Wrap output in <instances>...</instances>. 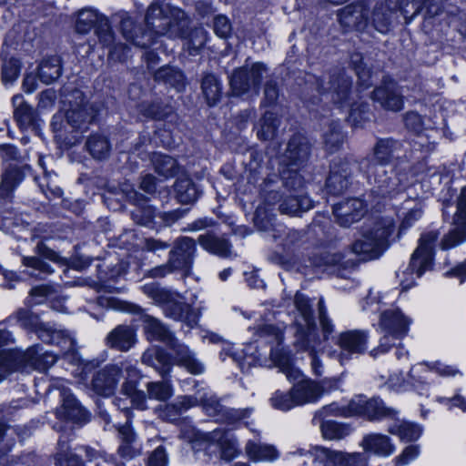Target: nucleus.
Listing matches in <instances>:
<instances>
[{"label": "nucleus", "instance_id": "nucleus-1", "mask_svg": "<svg viewBox=\"0 0 466 466\" xmlns=\"http://www.w3.org/2000/svg\"><path fill=\"white\" fill-rule=\"evenodd\" d=\"M283 181L285 191L281 194L278 191L268 192L264 203L258 207H264L268 214H273L268 207L279 203V212L289 216H299L313 207L312 200L304 191L303 177L297 171L284 173Z\"/></svg>", "mask_w": 466, "mask_h": 466}, {"label": "nucleus", "instance_id": "nucleus-2", "mask_svg": "<svg viewBox=\"0 0 466 466\" xmlns=\"http://www.w3.org/2000/svg\"><path fill=\"white\" fill-rule=\"evenodd\" d=\"M272 360L282 369L289 380H297L291 387V393L298 406L317 402L324 394L325 385L303 376L291 366L290 356L282 350H274L270 353ZM329 381H325L327 384Z\"/></svg>", "mask_w": 466, "mask_h": 466}, {"label": "nucleus", "instance_id": "nucleus-3", "mask_svg": "<svg viewBox=\"0 0 466 466\" xmlns=\"http://www.w3.org/2000/svg\"><path fill=\"white\" fill-rule=\"evenodd\" d=\"M359 170L362 172L370 185V194L380 199L392 198L403 190L405 187V176H399L394 170L389 173L383 167H378L370 158H363L359 162Z\"/></svg>", "mask_w": 466, "mask_h": 466}, {"label": "nucleus", "instance_id": "nucleus-4", "mask_svg": "<svg viewBox=\"0 0 466 466\" xmlns=\"http://www.w3.org/2000/svg\"><path fill=\"white\" fill-rule=\"evenodd\" d=\"M394 221L390 218H381L374 222L371 228L364 232L351 246L352 251L363 259L379 258L388 248L389 237L394 232Z\"/></svg>", "mask_w": 466, "mask_h": 466}, {"label": "nucleus", "instance_id": "nucleus-5", "mask_svg": "<svg viewBox=\"0 0 466 466\" xmlns=\"http://www.w3.org/2000/svg\"><path fill=\"white\" fill-rule=\"evenodd\" d=\"M171 15L173 20L163 15V10L159 5L152 4L147 9L145 19L147 26L157 35H167L172 38L184 37L188 26L185 13L176 9Z\"/></svg>", "mask_w": 466, "mask_h": 466}, {"label": "nucleus", "instance_id": "nucleus-6", "mask_svg": "<svg viewBox=\"0 0 466 466\" xmlns=\"http://www.w3.org/2000/svg\"><path fill=\"white\" fill-rule=\"evenodd\" d=\"M410 323L411 320L398 309L383 311L380 319V328L385 334L380 339L379 347L370 351V355L375 358L387 352L394 345L393 339H400L407 335Z\"/></svg>", "mask_w": 466, "mask_h": 466}, {"label": "nucleus", "instance_id": "nucleus-7", "mask_svg": "<svg viewBox=\"0 0 466 466\" xmlns=\"http://www.w3.org/2000/svg\"><path fill=\"white\" fill-rule=\"evenodd\" d=\"M274 214H268L264 207H258L254 216L255 226L260 231L271 232V238L282 247L284 251H291L293 248L298 246L301 239L302 235L295 229H290L284 225H275L273 220Z\"/></svg>", "mask_w": 466, "mask_h": 466}, {"label": "nucleus", "instance_id": "nucleus-8", "mask_svg": "<svg viewBox=\"0 0 466 466\" xmlns=\"http://www.w3.org/2000/svg\"><path fill=\"white\" fill-rule=\"evenodd\" d=\"M266 72V66L260 62H256L251 65L246 64L242 67L236 69L230 77L232 92L236 96H241L247 93L258 96L260 82Z\"/></svg>", "mask_w": 466, "mask_h": 466}, {"label": "nucleus", "instance_id": "nucleus-9", "mask_svg": "<svg viewBox=\"0 0 466 466\" xmlns=\"http://www.w3.org/2000/svg\"><path fill=\"white\" fill-rule=\"evenodd\" d=\"M342 414L352 416H363L370 420H377L384 418L394 419L397 411L385 407L381 400L377 398L368 399L366 396L358 395L350 401V409L342 411Z\"/></svg>", "mask_w": 466, "mask_h": 466}, {"label": "nucleus", "instance_id": "nucleus-10", "mask_svg": "<svg viewBox=\"0 0 466 466\" xmlns=\"http://www.w3.org/2000/svg\"><path fill=\"white\" fill-rule=\"evenodd\" d=\"M312 454L324 466H368V459L361 452H346L315 446Z\"/></svg>", "mask_w": 466, "mask_h": 466}, {"label": "nucleus", "instance_id": "nucleus-11", "mask_svg": "<svg viewBox=\"0 0 466 466\" xmlns=\"http://www.w3.org/2000/svg\"><path fill=\"white\" fill-rule=\"evenodd\" d=\"M438 231H429L421 235L419 246L413 252L409 265V270L420 277L431 266L433 259V246L439 238Z\"/></svg>", "mask_w": 466, "mask_h": 466}, {"label": "nucleus", "instance_id": "nucleus-12", "mask_svg": "<svg viewBox=\"0 0 466 466\" xmlns=\"http://www.w3.org/2000/svg\"><path fill=\"white\" fill-rule=\"evenodd\" d=\"M466 240V187H463L457 202V211L453 217V228L441 241L442 250L455 248Z\"/></svg>", "mask_w": 466, "mask_h": 466}, {"label": "nucleus", "instance_id": "nucleus-13", "mask_svg": "<svg viewBox=\"0 0 466 466\" xmlns=\"http://www.w3.org/2000/svg\"><path fill=\"white\" fill-rule=\"evenodd\" d=\"M368 339L369 335L364 330L352 329L340 333L338 338V345L341 350L339 355V362L344 364L352 355L365 352Z\"/></svg>", "mask_w": 466, "mask_h": 466}, {"label": "nucleus", "instance_id": "nucleus-14", "mask_svg": "<svg viewBox=\"0 0 466 466\" xmlns=\"http://www.w3.org/2000/svg\"><path fill=\"white\" fill-rule=\"evenodd\" d=\"M196 249V243L193 238L181 237L176 239L168 258L173 268L187 274L192 267Z\"/></svg>", "mask_w": 466, "mask_h": 466}, {"label": "nucleus", "instance_id": "nucleus-15", "mask_svg": "<svg viewBox=\"0 0 466 466\" xmlns=\"http://www.w3.org/2000/svg\"><path fill=\"white\" fill-rule=\"evenodd\" d=\"M359 169V163L347 160L333 163L326 181V187L330 194L339 195L350 185V180L355 169Z\"/></svg>", "mask_w": 466, "mask_h": 466}, {"label": "nucleus", "instance_id": "nucleus-16", "mask_svg": "<svg viewBox=\"0 0 466 466\" xmlns=\"http://www.w3.org/2000/svg\"><path fill=\"white\" fill-rule=\"evenodd\" d=\"M123 368L127 377L122 385L121 394L129 399L132 407L141 410H147L148 408L147 404V395L145 391L137 389L139 371L127 360L123 364Z\"/></svg>", "mask_w": 466, "mask_h": 466}, {"label": "nucleus", "instance_id": "nucleus-17", "mask_svg": "<svg viewBox=\"0 0 466 466\" xmlns=\"http://www.w3.org/2000/svg\"><path fill=\"white\" fill-rule=\"evenodd\" d=\"M367 209V205L360 198H349L333 207V214L341 227H350L360 220Z\"/></svg>", "mask_w": 466, "mask_h": 466}, {"label": "nucleus", "instance_id": "nucleus-18", "mask_svg": "<svg viewBox=\"0 0 466 466\" xmlns=\"http://www.w3.org/2000/svg\"><path fill=\"white\" fill-rule=\"evenodd\" d=\"M351 84V79L346 76L344 72L339 71L329 77L328 86L321 85L320 88L323 92L330 94L331 100L334 104L342 107L345 106H351L350 102Z\"/></svg>", "mask_w": 466, "mask_h": 466}, {"label": "nucleus", "instance_id": "nucleus-19", "mask_svg": "<svg viewBox=\"0 0 466 466\" xmlns=\"http://www.w3.org/2000/svg\"><path fill=\"white\" fill-rule=\"evenodd\" d=\"M125 361L118 365L106 366L99 370L92 380L94 390L100 395H109L116 389L122 372L125 371L123 364Z\"/></svg>", "mask_w": 466, "mask_h": 466}, {"label": "nucleus", "instance_id": "nucleus-20", "mask_svg": "<svg viewBox=\"0 0 466 466\" xmlns=\"http://www.w3.org/2000/svg\"><path fill=\"white\" fill-rule=\"evenodd\" d=\"M66 383L67 382L64 380H56L52 383L53 388L60 390L63 407L66 410V416L75 421H86L89 418L88 411L84 409L69 392V389L66 385Z\"/></svg>", "mask_w": 466, "mask_h": 466}, {"label": "nucleus", "instance_id": "nucleus-21", "mask_svg": "<svg viewBox=\"0 0 466 466\" xmlns=\"http://www.w3.org/2000/svg\"><path fill=\"white\" fill-rule=\"evenodd\" d=\"M372 98L387 110L400 111L403 106L400 91L393 82L377 87L372 93Z\"/></svg>", "mask_w": 466, "mask_h": 466}, {"label": "nucleus", "instance_id": "nucleus-22", "mask_svg": "<svg viewBox=\"0 0 466 466\" xmlns=\"http://www.w3.org/2000/svg\"><path fill=\"white\" fill-rule=\"evenodd\" d=\"M167 346L174 351L176 364L184 367L188 372L194 375L204 372V365L195 358V354L187 346L180 343L176 338Z\"/></svg>", "mask_w": 466, "mask_h": 466}, {"label": "nucleus", "instance_id": "nucleus-23", "mask_svg": "<svg viewBox=\"0 0 466 466\" xmlns=\"http://www.w3.org/2000/svg\"><path fill=\"white\" fill-rule=\"evenodd\" d=\"M39 339L48 344L56 345L61 348V352L71 351L75 348V339L68 330L56 329L46 324L39 333Z\"/></svg>", "mask_w": 466, "mask_h": 466}, {"label": "nucleus", "instance_id": "nucleus-24", "mask_svg": "<svg viewBox=\"0 0 466 466\" xmlns=\"http://www.w3.org/2000/svg\"><path fill=\"white\" fill-rule=\"evenodd\" d=\"M360 446L366 452H370L382 457H388L395 451V447L391 443L390 439L380 433L366 434L362 438Z\"/></svg>", "mask_w": 466, "mask_h": 466}, {"label": "nucleus", "instance_id": "nucleus-25", "mask_svg": "<svg viewBox=\"0 0 466 466\" xmlns=\"http://www.w3.org/2000/svg\"><path fill=\"white\" fill-rule=\"evenodd\" d=\"M136 342V331L127 325H118L106 337L107 346L120 351L129 350Z\"/></svg>", "mask_w": 466, "mask_h": 466}, {"label": "nucleus", "instance_id": "nucleus-26", "mask_svg": "<svg viewBox=\"0 0 466 466\" xmlns=\"http://www.w3.org/2000/svg\"><path fill=\"white\" fill-rule=\"evenodd\" d=\"M142 362L152 367L163 378H166L171 371L169 356L160 349H148L142 355Z\"/></svg>", "mask_w": 466, "mask_h": 466}, {"label": "nucleus", "instance_id": "nucleus-27", "mask_svg": "<svg viewBox=\"0 0 466 466\" xmlns=\"http://www.w3.org/2000/svg\"><path fill=\"white\" fill-rule=\"evenodd\" d=\"M25 361L35 370H45L52 367L56 361V354L43 351L39 345H35L26 350L24 354Z\"/></svg>", "mask_w": 466, "mask_h": 466}, {"label": "nucleus", "instance_id": "nucleus-28", "mask_svg": "<svg viewBox=\"0 0 466 466\" xmlns=\"http://www.w3.org/2000/svg\"><path fill=\"white\" fill-rule=\"evenodd\" d=\"M245 451L248 459L254 462L273 461L277 460L279 455L274 446L253 441L247 442Z\"/></svg>", "mask_w": 466, "mask_h": 466}, {"label": "nucleus", "instance_id": "nucleus-29", "mask_svg": "<svg viewBox=\"0 0 466 466\" xmlns=\"http://www.w3.org/2000/svg\"><path fill=\"white\" fill-rule=\"evenodd\" d=\"M121 444L118 448V454L125 460H131L140 454V448L134 443L136 436L128 422L118 429Z\"/></svg>", "mask_w": 466, "mask_h": 466}, {"label": "nucleus", "instance_id": "nucleus-30", "mask_svg": "<svg viewBox=\"0 0 466 466\" xmlns=\"http://www.w3.org/2000/svg\"><path fill=\"white\" fill-rule=\"evenodd\" d=\"M309 144L301 135L293 136L288 143L286 157L292 165L303 162L309 156Z\"/></svg>", "mask_w": 466, "mask_h": 466}, {"label": "nucleus", "instance_id": "nucleus-31", "mask_svg": "<svg viewBox=\"0 0 466 466\" xmlns=\"http://www.w3.org/2000/svg\"><path fill=\"white\" fill-rule=\"evenodd\" d=\"M399 146V142L391 138L380 139L373 147V156L369 158L372 159L376 166L384 167L390 163Z\"/></svg>", "mask_w": 466, "mask_h": 466}, {"label": "nucleus", "instance_id": "nucleus-32", "mask_svg": "<svg viewBox=\"0 0 466 466\" xmlns=\"http://www.w3.org/2000/svg\"><path fill=\"white\" fill-rule=\"evenodd\" d=\"M198 243L205 250L219 257L226 258L231 253L230 243L226 238L217 237L211 233L200 235Z\"/></svg>", "mask_w": 466, "mask_h": 466}, {"label": "nucleus", "instance_id": "nucleus-33", "mask_svg": "<svg viewBox=\"0 0 466 466\" xmlns=\"http://www.w3.org/2000/svg\"><path fill=\"white\" fill-rule=\"evenodd\" d=\"M209 443L208 444V448L213 444H216L221 453V458L225 461H231L238 455V449L236 442L225 434L224 431L220 430H215L210 432L209 436Z\"/></svg>", "mask_w": 466, "mask_h": 466}, {"label": "nucleus", "instance_id": "nucleus-34", "mask_svg": "<svg viewBox=\"0 0 466 466\" xmlns=\"http://www.w3.org/2000/svg\"><path fill=\"white\" fill-rule=\"evenodd\" d=\"M14 106V117L21 128H27L34 125L35 111L25 101L22 95H15L12 98Z\"/></svg>", "mask_w": 466, "mask_h": 466}, {"label": "nucleus", "instance_id": "nucleus-35", "mask_svg": "<svg viewBox=\"0 0 466 466\" xmlns=\"http://www.w3.org/2000/svg\"><path fill=\"white\" fill-rule=\"evenodd\" d=\"M144 329L151 340H159L168 345L175 339L173 333L157 319L147 316L144 319Z\"/></svg>", "mask_w": 466, "mask_h": 466}, {"label": "nucleus", "instance_id": "nucleus-36", "mask_svg": "<svg viewBox=\"0 0 466 466\" xmlns=\"http://www.w3.org/2000/svg\"><path fill=\"white\" fill-rule=\"evenodd\" d=\"M203 96L209 106H215L221 98V83L215 75L207 74L201 81Z\"/></svg>", "mask_w": 466, "mask_h": 466}, {"label": "nucleus", "instance_id": "nucleus-37", "mask_svg": "<svg viewBox=\"0 0 466 466\" xmlns=\"http://www.w3.org/2000/svg\"><path fill=\"white\" fill-rule=\"evenodd\" d=\"M298 347L301 350L309 351L311 357V367L315 375L319 376L323 372V365L315 352V346L319 344L316 333L309 332L297 339Z\"/></svg>", "mask_w": 466, "mask_h": 466}, {"label": "nucleus", "instance_id": "nucleus-38", "mask_svg": "<svg viewBox=\"0 0 466 466\" xmlns=\"http://www.w3.org/2000/svg\"><path fill=\"white\" fill-rule=\"evenodd\" d=\"M279 119L271 111H266L256 126L257 137L260 140H271L275 137Z\"/></svg>", "mask_w": 466, "mask_h": 466}, {"label": "nucleus", "instance_id": "nucleus-39", "mask_svg": "<svg viewBox=\"0 0 466 466\" xmlns=\"http://www.w3.org/2000/svg\"><path fill=\"white\" fill-rule=\"evenodd\" d=\"M150 159L155 171L164 178L172 177L178 171L177 160L169 156L154 153Z\"/></svg>", "mask_w": 466, "mask_h": 466}, {"label": "nucleus", "instance_id": "nucleus-40", "mask_svg": "<svg viewBox=\"0 0 466 466\" xmlns=\"http://www.w3.org/2000/svg\"><path fill=\"white\" fill-rule=\"evenodd\" d=\"M431 372L430 365L418 363L414 365L409 373L410 386L419 391L420 394L428 392V374Z\"/></svg>", "mask_w": 466, "mask_h": 466}, {"label": "nucleus", "instance_id": "nucleus-41", "mask_svg": "<svg viewBox=\"0 0 466 466\" xmlns=\"http://www.w3.org/2000/svg\"><path fill=\"white\" fill-rule=\"evenodd\" d=\"M389 432L398 435L402 441H413L420 438L421 428L414 423L397 420L390 424L388 429Z\"/></svg>", "mask_w": 466, "mask_h": 466}, {"label": "nucleus", "instance_id": "nucleus-42", "mask_svg": "<svg viewBox=\"0 0 466 466\" xmlns=\"http://www.w3.org/2000/svg\"><path fill=\"white\" fill-rule=\"evenodd\" d=\"M121 29L124 37L135 46L145 48L151 45L149 39L145 40L147 37V34L141 32V29L130 18L122 20Z\"/></svg>", "mask_w": 466, "mask_h": 466}, {"label": "nucleus", "instance_id": "nucleus-43", "mask_svg": "<svg viewBox=\"0 0 466 466\" xmlns=\"http://www.w3.org/2000/svg\"><path fill=\"white\" fill-rule=\"evenodd\" d=\"M60 75L61 65L58 57L53 56L46 59L38 66V76L46 85L53 83Z\"/></svg>", "mask_w": 466, "mask_h": 466}, {"label": "nucleus", "instance_id": "nucleus-44", "mask_svg": "<svg viewBox=\"0 0 466 466\" xmlns=\"http://www.w3.org/2000/svg\"><path fill=\"white\" fill-rule=\"evenodd\" d=\"M320 429L323 438L329 441L342 440L352 431L349 424L339 423L334 420L324 421Z\"/></svg>", "mask_w": 466, "mask_h": 466}, {"label": "nucleus", "instance_id": "nucleus-45", "mask_svg": "<svg viewBox=\"0 0 466 466\" xmlns=\"http://www.w3.org/2000/svg\"><path fill=\"white\" fill-rule=\"evenodd\" d=\"M12 320H15L22 328L34 330L39 337L40 330L46 323H43L39 320L38 316L33 314L28 309H19L15 315L11 317Z\"/></svg>", "mask_w": 466, "mask_h": 466}, {"label": "nucleus", "instance_id": "nucleus-46", "mask_svg": "<svg viewBox=\"0 0 466 466\" xmlns=\"http://www.w3.org/2000/svg\"><path fill=\"white\" fill-rule=\"evenodd\" d=\"M295 306L304 320V326L307 328L306 331H300L298 334V338H300L304 334H309V332L316 333L314 318L308 299L301 294H296Z\"/></svg>", "mask_w": 466, "mask_h": 466}, {"label": "nucleus", "instance_id": "nucleus-47", "mask_svg": "<svg viewBox=\"0 0 466 466\" xmlns=\"http://www.w3.org/2000/svg\"><path fill=\"white\" fill-rule=\"evenodd\" d=\"M22 264L24 267L31 269L29 272L31 276L39 279H44L54 272L53 268L36 255L23 257Z\"/></svg>", "mask_w": 466, "mask_h": 466}, {"label": "nucleus", "instance_id": "nucleus-48", "mask_svg": "<svg viewBox=\"0 0 466 466\" xmlns=\"http://www.w3.org/2000/svg\"><path fill=\"white\" fill-rule=\"evenodd\" d=\"M198 400L192 396H182L177 399V400L166 406L163 415L168 420H175L177 417L183 411L188 410L191 407L196 406Z\"/></svg>", "mask_w": 466, "mask_h": 466}, {"label": "nucleus", "instance_id": "nucleus-49", "mask_svg": "<svg viewBox=\"0 0 466 466\" xmlns=\"http://www.w3.org/2000/svg\"><path fill=\"white\" fill-rule=\"evenodd\" d=\"M147 398L166 401L173 395V387L167 380L152 381L146 385Z\"/></svg>", "mask_w": 466, "mask_h": 466}, {"label": "nucleus", "instance_id": "nucleus-50", "mask_svg": "<svg viewBox=\"0 0 466 466\" xmlns=\"http://www.w3.org/2000/svg\"><path fill=\"white\" fill-rule=\"evenodd\" d=\"M155 79L163 81L177 90L184 87V76L180 70L170 66H163L155 73Z\"/></svg>", "mask_w": 466, "mask_h": 466}, {"label": "nucleus", "instance_id": "nucleus-51", "mask_svg": "<svg viewBox=\"0 0 466 466\" xmlns=\"http://www.w3.org/2000/svg\"><path fill=\"white\" fill-rule=\"evenodd\" d=\"M176 191L180 202L187 204L198 199L199 192L189 178H180L176 182Z\"/></svg>", "mask_w": 466, "mask_h": 466}, {"label": "nucleus", "instance_id": "nucleus-52", "mask_svg": "<svg viewBox=\"0 0 466 466\" xmlns=\"http://www.w3.org/2000/svg\"><path fill=\"white\" fill-rule=\"evenodd\" d=\"M23 175L17 167H10L2 176L0 197L7 198L14 188L22 181Z\"/></svg>", "mask_w": 466, "mask_h": 466}, {"label": "nucleus", "instance_id": "nucleus-53", "mask_svg": "<svg viewBox=\"0 0 466 466\" xmlns=\"http://www.w3.org/2000/svg\"><path fill=\"white\" fill-rule=\"evenodd\" d=\"M356 15H360V5H348L338 14L339 21L342 26L348 29L363 30L364 22H356Z\"/></svg>", "mask_w": 466, "mask_h": 466}, {"label": "nucleus", "instance_id": "nucleus-54", "mask_svg": "<svg viewBox=\"0 0 466 466\" xmlns=\"http://www.w3.org/2000/svg\"><path fill=\"white\" fill-rule=\"evenodd\" d=\"M86 147L93 157L97 159L108 157L111 148L106 137L100 135L91 136L86 142Z\"/></svg>", "mask_w": 466, "mask_h": 466}, {"label": "nucleus", "instance_id": "nucleus-55", "mask_svg": "<svg viewBox=\"0 0 466 466\" xmlns=\"http://www.w3.org/2000/svg\"><path fill=\"white\" fill-rule=\"evenodd\" d=\"M100 18H104V16L94 10L83 9L78 13L76 30L80 34H86L93 26L97 25Z\"/></svg>", "mask_w": 466, "mask_h": 466}, {"label": "nucleus", "instance_id": "nucleus-56", "mask_svg": "<svg viewBox=\"0 0 466 466\" xmlns=\"http://www.w3.org/2000/svg\"><path fill=\"white\" fill-rule=\"evenodd\" d=\"M142 291L153 301L163 308L167 304L170 299L175 296V293L159 287L156 283L146 284L142 287Z\"/></svg>", "mask_w": 466, "mask_h": 466}, {"label": "nucleus", "instance_id": "nucleus-57", "mask_svg": "<svg viewBox=\"0 0 466 466\" xmlns=\"http://www.w3.org/2000/svg\"><path fill=\"white\" fill-rule=\"evenodd\" d=\"M32 241H36V245L34 248V251L36 256L41 258L42 259H48L50 261L56 263H63L64 259L56 252L54 249L50 248L45 241L46 240V237H40L34 233L31 238Z\"/></svg>", "mask_w": 466, "mask_h": 466}, {"label": "nucleus", "instance_id": "nucleus-58", "mask_svg": "<svg viewBox=\"0 0 466 466\" xmlns=\"http://www.w3.org/2000/svg\"><path fill=\"white\" fill-rule=\"evenodd\" d=\"M324 147L327 151L334 152L338 150L343 142V136L339 130L338 122H332L329 129L324 132Z\"/></svg>", "mask_w": 466, "mask_h": 466}, {"label": "nucleus", "instance_id": "nucleus-59", "mask_svg": "<svg viewBox=\"0 0 466 466\" xmlns=\"http://www.w3.org/2000/svg\"><path fill=\"white\" fill-rule=\"evenodd\" d=\"M56 460L59 466H82L81 459L72 452L66 441H59Z\"/></svg>", "mask_w": 466, "mask_h": 466}, {"label": "nucleus", "instance_id": "nucleus-60", "mask_svg": "<svg viewBox=\"0 0 466 466\" xmlns=\"http://www.w3.org/2000/svg\"><path fill=\"white\" fill-rule=\"evenodd\" d=\"M371 22L375 29L380 33H387L390 30V11L383 5H378L373 9Z\"/></svg>", "mask_w": 466, "mask_h": 466}, {"label": "nucleus", "instance_id": "nucleus-61", "mask_svg": "<svg viewBox=\"0 0 466 466\" xmlns=\"http://www.w3.org/2000/svg\"><path fill=\"white\" fill-rule=\"evenodd\" d=\"M271 405L278 410L287 411L291 410L294 407H297L295 398L291 393V389L289 392H283L280 390H277L272 397L270 398Z\"/></svg>", "mask_w": 466, "mask_h": 466}, {"label": "nucleus", "instance_id": "nucleus-62", "mask_svg": "<svg viewBox=\"0 0 466 466\" xmlns=\"http://www.w3.org/2000/svg\"><path fill=\"white\" fill-rule=\"evenodd\" d=\"M95 33L104 46L109 47L114 44L115 35L106 17L100 18L99 23L96 26Z\"/></svg>", "mask_w": 466, "mask_h": 466}, {"label": "nucleus", "instance_id": "nucleus-63", "mask_svg": "<svg viewBox=\"0 0 466 466\" xmlns=\"http://www.w3.org/2000/svg\"><path fill=\"white\" fill-rule=\"evenodd\" d=\"M180 436L182 439L186 440L190 443H199L204 444L206 448H208V444L209 443V436L210 432L203 433L197 431L194 427L190 425H185L181 429Z\"/></svg>", "mask_w": 466, "mask_h": 466}, {"label": "nucleus", "instance_id": "nucleus-64", "mask_svg": "<svg viewBox=\"0 0 466 466\" xmlns=\"http://www.w3.org/2000/svg\"><path fill=\"white\" fill-rule=\"evenodd\" d=\"M187 309V304L182 302L177 294H175L172 299L163 308L165 314L176 320L183 319Z\"/></svg>", "mask_w": 466, "mask_h": 466}]
</instances>
